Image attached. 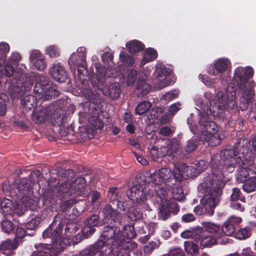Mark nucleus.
Instances as JSON below:
<instances>
[{
	"mask_svg": "<svg viewBox=\"0 0 256 256\" xmlns=\"http://www.w3.org/2000/svg\"><path fill=\"white\" fill-rule=\"evenodd\" d=\"M241 192L238 188H232V192L230 196V205L233 208H240L241 204L238 202V200L242 202H245L246 198L244 197L240 198Z\"/></svg>",
	"mask_w": 256,
	"mask_h": 256,
	"instance_id": "cd10ccee",
	"label": "nucleus"
},
{
	"mask_svg": "<svg viewBox=\"0 0 256 256\" xmlns=\"http://www.w3.org/2000/svg\"><path fill=\"white\" fill-rule=\"evenodd\" d=\"M174 184L172 182V186L168 184V186L171 187L172 198L168 200L166 198V190L164 186H158L156 189V196H153L152 200L154 206L157 208H179V206L176 200L182 202L185 198L184 194L180 188V183Z\"/></svg>",
	"mask_w": 256,
	"mask_h": 256,
	"instance_id": "6e6552de",
	"label": "nucleus"
},
{
	"mask_svg": "<svg viewBox=\"0 0 256 256\" xmlns=\"http://www.w3.org/2000/svg\"><path fill=\"white\" fill-rule=\"evenodd\" d=\"M198 140L194 137L187 142L186 145L184 148L185 151L188 153H190L194 151L198 144Z\"/></svg>",
	"mask_w": 256,
	"mask_h": 256,
	"instance_id": "4c0bfd02",
	"label": "nucleus"
},
{
	"mask_svg": "<svg viewBox=\"0 0 256 256\" xmlns=\"http://www.w3.org/2000/svg\"><path fill=\"white\" fill-rule=\"evenodd\" d=\"M242 164H236V166L238 168L236 174V180L238 182L242 183L250 178V172L246 165L248 162H244Z\"/></svg>",
	"mask_w": 256,
	"mask_h": 256,
	"instance_id": "4be33fe9",
	"label": "nucleus"
},
{
	"mask_svg": "<svg viewBox=\"0 0 256 256\" xmlns=\"http://www.w3.org/2000/svg\"><path fill=\"white\" fill-rule=\"evenodd\" d=\"M170 209H159L158 216L159 218L165 220L170 216Z\"/></svg>",
	"mask_w": 256,
	"mask_h": 256,
	"instance_id": "680f3d73",
	"label": "nucleus"
},
{
	"mask_svg": "<svg viewBox=\"0 0 256 256\" xmlns=\"http://www.w3.org/2000/svg\"><path fill=\"white\" fill-rule=\"evenodd\" d=\"M107 200L109 204L104 208H112L116 206V208H132L129 205L128 202L118 200V188H110L107 195Z\"/></svg>",
	"mask_w": 256,
	"mask_h": 256,
	"instance_id": "4468645a",
	"label": "nucleus"
},
{
	"mask_svg": "<svg viewBox=\"0 0 256 256\" xmlns=\"http://www.w3.org/2000/svg\"><path fill=\"white\" fill-rule=\"evenodd\" d=\"M24 210L23 209H8L6 212L4 211V214L6 216V218L10 217H14L16 216H22L24 213Z\"/></svg>",
	"mask_w": 256,
	"mask_h": 256,
	"instance_id": "c03bdc74",
	"label": "nucleus"
},
{
	"mask_svg": "<svg viewBox=\"0 0 256 256\" xmlns=\"http://www.w3.org/2000/svg\"><path fill=\"white\" fill-rule=\"evenodd\" d=\"M1 69L0 70V75L4 74L8 77L11 76L14 71V67L8 64H5V62L2 64Z\"/></svg>",
	"mask_w": 256,
	"mask_h": 256,
	"instance_id": "58836bf2",
	"label": "nucleus"
},
{
	"mask_svg": "<svg viewBox=\"0 0 256 256\" xmlns=\"http://www.w3.org/2000/svg\"><path fill=\"white\" fill-rule=\"evenodd\" d=\"M242 221V220L240 217L230 216L224 224L222 228L223 232L227 236H232L236 231V226Z\"/></svg>",
	"mask_w": 256,
	"mask_h": 256,
	"instance_id": "f3484780",
	"label": "nucleus"
},
{
	"mask_svg": "<svg viewBox=\"0 0 256 256\" xmlns=\"http://www.w3.org/2000/svg\"><path fill=\"white\" fill-rule=\"evenodd\" d=\"M20 103L26 110H30L36 106L37 98L32 94H28L21 99Z\"/></svg>",
	"mask_w": 256,
	"mask_h": 256,
	"instance_id": "bb28decb",
	"label": "nucleus"
},
{
	"mask_svg": "<svg viewBox=\"0 0 256 256\" xmlns=\"http://www.w3.org/2000/svg\"><path fill=\"white\" fill-rule=\"evenodd\" d=\"M136 90L140 92L142 96L146 95L151 90V86L146 82V76L144 74L139 78L136 84Z\"/></svg>",
	"mask_w": 256,
	"mask_h": 256,
	"instance_id": "a878e982",
	"label": "nucleus"
},
{
	"mask_svg": "<svg viewBox=\"0 0 256 256\" xmlns=\"http://www.w3.org/2000/svg\"><path fill=\"white\" fill-rule=\"evenodd\" d=\"M96 74L98 78L104 77L106 76V68L101 66L100 64H98L96 66Z\"/></svg>",
	"mask_w": 256,
	"mask_h": 256,
	"instance_id": "0e129e2a",
	"label": "nucleus"
},
{
	"mask_svg": "<svg viewBox=\"0 0 256 256\" xmlns=\"http://www.w3.org/2000/svg\"><path fill=\"white\" fill-rule=\"evenodd\" d=\"M150 178L152 184L155 186L154 191L158 189V186H162V184L168 185V182H175L174 177V170L172 172L171 170L168 168H161L158 171H156L151 174Z\"/></svg>",
	"mask_w": 256,
	"mask_h": 256,
	"instance_id": "9b49d317",
	"label": "nucleus"
},
{
	"mask_svg": "<svg viewBox=\"0 0 256 256\" xmlns=\"http://www.w3.org/2000/svg\"><path fill=\"white\" fill-rule=\"evenodd\" d=\"M172 131L170 128L167 126H162L159 131V133L163 136H170Z\"/></svg>",
	"mask_w": 256,
	"mask_h": 256,
	"instance_id": "338daca9",
	"label": "nucleus"
},
{
	"mask_svg": "<svg viewBox=\"0 0 256 256\" xmlns=\"http://www.w3.org/2000/svg\"><path fill=\"white\" fill-rule=\"evenodd\" d=\"M51 112V107L49 106L35 110L32 116V120L35 123L40 124L48 118Z\"/></svg>",
	"mask_w": 256,
	"mask_h": 256,
	"instance_id": "a211bd4d",
	"label": "nucleus"
},
{
	"mask_svg": "<svg viewBox=\"0 0 256 256\" xmlns=\"http://www.w3.org/2000/svg\"><path fill=\"white\" fill-rule=\"evenodd\" d=\"M18 246V240L14 238L12 240H6L0 245V251L4 254L10 256L14 254V250Z\"/></svg>",
	"mask_w": 256,
	"mask_h": 256,
	"instance_id": "6ab92c4d",
	"label": "nucleus"
},
{
	"mask_svg": "<svg viewBox=\"0 0 256 256\" xmlns=\"http://www.w3.org/2000/svg\"><path fill=\"white\" fill-rule=\"evenodd\" d=\"M210 167L211 174L207 173L204 182L198 188V192L204 195V198L200 199L204 208H215L218 206L226 182L230 180L226 177L228 174L224 172L222 165L212 158L210 160Z\"/></svg>",
	"mask_w": 256,
	"mask_h": 256,
	"instance_id": "7ed1b4c3",
	"label": "nucleus"
},
{
	"mask_svg": "<svg viewBox=\"0 0 256 256\" xmlns=\"http://www.w3.org/2000/svg\"><path fill=\"white\" fill-rule=\"evenodd\" d=\"M46 80V76L38 74L32 72L26 78V81L22 83V87L24 88L25 91L28 92L31 90L34 82H36L33 91L36 97L42 98V96H43L45 89H46V87L48 88V86H46L47 84H42L39 82V81L44 82Z\"/></svg>",
	"mask_w": 256,
	"mask_h": 256,
	"instance_id": "9d476101",
	"label": "nucleus"
},
{
	"mask_svg": "<svg viewBox=\"0 0 256 256\" xmlns=\"http://www.w3.org/2000/svg\"><path fill=\"white\" fill-rule=\"evenodd\" d=\"M254 71L251 66L246 68L239 66L234 72V79L236 82L228 84L226 88L227 100L224 102V110L220 116L226 122L230 120L232 116H236L239 110L236 100L237 95L240 96V108L242 111L248 109L251 102L253 94L252 88L254 82L249 80L254 76Z\"/></svg>",
	"mask_w": 256,
	"mask_h": 256,
	"instance_id": "f257e3e1",
	"label": "nucleus"
},
{
	"mask_svg": "<svg viewBox=\"0 0 256 256\" xmlns=\"http://www.w3.org/2000/svg\"><path fill=\"white\" fill-rule=\"evenodd\" d=\"M46 86L48 87H46L47 88L45 89L44 94L42 96V99L44 100H47L52 98H55L58 96L59 92L58 90L51 87L48 84H47Z\"/></svg>",
	"mask_w": 256,
	"mask_h": 256,
	"instance_id": "2f4dec72",
	"label": "nucleus"
},
{
	"mask_svg": "<svg viewBox=\"0 0 256 256\" xmlns=\"http://www.w3.org/2000/svg\"><path fill=\"white\" fill-rule=\"evenodd\" d=\"M251 234L250 229L246 227L241 229L236 233V238L238 239H245L248 238Z\"/></svg>",
	"mask_w": 256,
	"mask_h": 256,
	"instance_id": "09e8293b",
	"label": "nucleus"
},
{
	"mask_svg": "<svg viewBox=\"0 0 256 256\" xmlns=\"http://www.w3.org/2000/svg\"><path fill=\"white\" fill-rule=\"evenodd\" d=\"M184 249L188 254H196L198 252L197 244L191 241H186L184 243Z\"/></svg>",
	"mask_w": 256,
	"mask_h": 256,
	"instance_id": "ea45409f",
	"label": "nucleus"
},
{
	"mask_svg": "<svg viewBox=\"0 0 256 256\" xmlns=\"http://www.w3.org/2000/svg\"><path fill=\"white\" fill-rule=\"evenodd\" d=\"M156 244L154 242H150L144 248V251L146 254H149L156 248Z\"/></svg>",
	"mask_w": 256,
	"mask_h": 256,
	"instance_id": "e2e57ef3",
	"label": "nucleus"
},
{
	"mask_svg": "<svg viewBox=\"0 0 256 256\" xmlns=\"http://www.w3.org/2000/svg\"><path fill=\"white\" fill-rule=\"evenodd\" d=\"M22 208H36L37 205V201L34 200L28 196H23L22 198Z\"/></svg>",
	"mask_w": 256,
	"mask_h": 256,
	"instance_id": "f704fd0d",
	"label": "nucleus"
},
{
	"mask_svg": "<svg viewBox=\"0 0 256 256\" xmlns=\"http://www.w3.org/2000/svg\"><path fill=\"white\" fill-rule=\"evenodd\" d=\"M206 140L208 142V145L211 146H214L218 144L220 142V136L216 134H210L206 136Z\"/></svg>",
	"mask_w": 256,
	"mask_h": 256,
	"instance_id": "37998d69",
	"label": "nucleus"
},
{
	"mask_svg": "<svg viewBox=\"0 0 256 256\" xmlns=\"http://www.w3.org/2000/svg\"><path fill=\"white\" fill-rule=\"evenodd\" d=\"M188 171L186 174L187 177H194L200 174L198 172L197 168H196L195 166H190V168H188Z\"/></svg>",
	"mask_w": 256,
	"mask_h": 256,
	"instance_id": "69168bd1",
	"label": "nucleus"
},
{
	"mask_svg": "<svg viewBox=\"0 0 256 256\" xmlns=\"http://www.w3.org/2000/svg\"><path fill=\"white\" fill-rule=\"evenodd\" d=\"M198 232L196 231H192L190 230H186L181 234V236L184 238H192L196 241L198 238Z\"/></svg>",
	"mask_w": 256,
	"mask_h": 256,
	"instance_id": "603ef678",
	"label": "nucleus"
},
{
	"mask_svg": "<svg viewBox=\"0 0 256 256\" xmlns=\"http://www.w3.org/2000/svg\"><path fill=\"white\" fill-rule=\"evenodd\" d=\"M14 206L12 200L7 198H0V208H12Z\"/></svg>",
	"mask_w": 256,
	"mask_h": 256,
	"instance_id": "13d9d810",
	"label": "nucleus"
},
{
	"mask_svg": "<svg viewBox=\"0 0 256 256\" xmlns=\"http://www.w3.org/2000/svg\"><path fill=\"white\" fill-rule=\"evenodd\" d=\"M121 92L118 83H112L110 84L108 90L104 92L106 96H110L112 99L118 98Z\"/></svg>",
	"mask_w": 256,
	"mask_h": 256,
	"instance_id": "c756f323",
	"label": "nucleus"
},
{
	"mask_svg": "<svg viewBox=\"0 0 256 256\" xmlns=\"http://www.w3.org/2000/svg\"><path fill=\"white\" fill-rule=\"evenodd\" d=\"M250 141L248 138L242 137L232 147L228 146L222 150L218 156L212 157L222 165L223 170L228 174L232 173L236 164H242L248 162L250 158Z\"/></svg>",
	"mask_w": 256,
	"mask_h": 256,
	"instance_id": "20e7f679",
	"label": "nucleus"
},
{
	"mask_svg": "<svg viewBox=\"0 0 256 256\" xmlns=\"http://www.w3.org/2000/svg\"><path fill=\"white\" fill-rule=\"evenodd\" d=\"M49 74L54 80L60 82H65L68 78V72L60 62L53 64L49 69Z\"/></svg>",
	"mask_w": 256,
	"mask_h": 256,
	"instance_id": "dca6fc26",
	"label": "nucleus"
},
{
	"mask_svg": "<svg viewBox=\"0 0 256 256\" xmlns=\"http://www.w3.org/2000/svg\"><path fill=\"white\" fill-rule=\"evenodd\" d=\"M202 225L206 230L210 233L216 232L220 230V226L214 223L204 222H202Z\"/></svg>",
	"mask_w": 256,
	"mask_h": 256,
	"instance_id": "a19ab883",
	"label": "nucleus"
},
{
	"mask_svg": "<svg viewBox=\"0 0 256 256\" xmlns=\"http://www.w3.org/2000/svg\"><path fill=\"white\" fill-rule=\"evenodd\" d=\"M2 228L6 233L10 234L14 231V226L10 220H3L2 222Z\"/></svg>",
	"mask_w": 256,
	"mask_h": 256,
	"instance_id": "49530a36",
	"label": "nucleus"
},
{
	"mask_svg": "<svg viewBox=\"0 0 256 256\" xmlns=\"http://www.w3.org/2000/svg\"><path fill=\"white\" fill-rule=\"evenodd\" d=\"M120 58L122 62L126 63L129 66H132L134 63V60L133 58L124 52H120Z\"/></svg>",
	"mask_w": 256,
	"mask_h": 256,
	"instance_id": "de8ad7c7",
	"label": "nucleus"
},
{
	"mask_svg": "<svg viewBox=\"0 0 256 256\" xmlns=\"http://www.w3.org/2000/svg\"><path fill=\"white\" fill-rule=\"evenodd\" d=\"M86 181L84 177L78 178L70 183L66 182L58 188V196L60 200V208H71L79 202L85 201L75 198L76 196H83L87 194L86 190Z\"/></svg>",
	"mask_w": 256,
	"mask_h": 256,
	"instance_id": "423d86ee",
	"label": "nucleus"
},
{
	"mask_svg": "<svg viewBox=\"0 0 256 256\" xmlns=\"http://www.w3.org/2000/svg\"><path fill=\"white\" fill-rule=\"evenodd\" d=\"M64 118L63 116H61V114H60L59 116H57L56 118H54V120L52 121V124L54 125V126H60V128L62 127H64Z\"/></svg>",
	"mask_w": 256,
	"mask_h": 256,
	"instance_id": "bf43d9fd",
	"label": "nucleus"
},
{
	"mask_svg": "<svg viewBox=\"0 0 256 256\" xmlns=\"http://www.w3.org/2000/svg\"><path fill=\"white\" fill-rule=\"evenodd\" d=\"M100 200V194L96 191L92 192L90 195V203L93 208L99 206Z\"/></svg>",
	"mask_w": 256,
	"mask_h": 256,
	"instance_id": "8fccbe9b",
	"label": "nucleus"
},
{
	"mask_svg": "<svg viewBox=\"0 0 256 256\" xmlns=\"http://www.w3.org/2000/svg\"><path fill=\"white\" fill-rule=\"evenodd\" d=\"M98 223L99 217L98 215L93 214L88 218L82 230L83 234L86 236L92 234L96 230L94 227L98 226Z\"/></svg>",
	"mask_w": 256,
	"mask_h": 256,
	"instance_id": "aec40b11",
	"label": "nucleus"
},
{
	"mask_svg": "<svg viewBox=\"0 0 256 256\" xmlns=\"http://www.w3.org/2000/svg\"><path fill=\"white\" fill-rule=\"evenodd\" d=\"M62 225L60 220L55 218L51 226L45 230L42 236L44 238H50L52 245L38 244L34 246L36 250L31 256H57L70 244L69 239L61 235Z\"/></svg>",
	"mask_w": 256,
	"mask_h": 256,
	"instance_id": "39448f33",
	"label": "nucleus"
},
{
	"mask_svg": "<svg viewBox=\"0 0 256 256\" xmlns=\"http://www.w3.org/2000/svg\"><path fill=\"white\" fill-rule=\"evenodd\" d=\"M178 148V142L175 139H172L170 141H169L167 144L166 146H164L160 148V152H162L160 154L162 157L165 156L168 152L169 149L174 150Z\"/></svg>",
	"mask_w": 256,
	"mask_h": 256,
	"instance_id": "c9c22d12",
	"label": "nucleus"
},
{
	"mask_svg": "<svg viewBox=\"0 0 256 256\" xmlns=\"http://www.w3.org/2000/svg\"><path fill=\"white\" fill-rule=\"evenodd\" d=\"M120 236V241L122 250H117V256H130L129 250L135 248L137 244L131 240V238L136 236V234L133 226H126L122 231L118 230Z\"/></svg>",
	"mask_w": 256,
	"mask_h": 256,
	"instance_id": "1a4fd4ad",
	"label": "nucleus"
},
{
	"mask_svg": "<svg viewBox=\"0 0 256 256\" xmlns=\"http://www.w3.org/2000/svg\"><path fill=\"white\" fill-rule=\"evenodd\" d=\"M128 200V204L132 206V208L138 206L135 205L136 204H140L143 202L146 198V195L144 192V188L142 184L135 182L133 184V186L126 192Z\"/></svg>",
	"mask_w": 256,
	"mask_h": 256,
	"instance_id": "f8f14e48",
	"label": "nucleus"
},
{
	"mask_svg": "<svg viewBox=\"0 0 256 256\" xmlns=\"http://www.w3.org/2000/svg\"><path fill=\"white\" fill-rule=\"evenodd\" d=\"M182 250L178 248H172L168 254H164L162 256H184Z\"/></svg>",
	"mask_w": 256,
	"mask_h": 256,
	"instance_id": "4d7b16f0",
	"label": "nucleus"
},
{
	"mask_svg": "<svg viewBox=\"0 0 256 256\" xmlns=\"http://www.w3.org/2000/svg\"><path fill=\"white\" fill-rule=\"evenodd\" d=\"M42 218L38 216H34L27 224V228L30 230L35 229L40 224L42 221Z\"/></svg>",
	"mask_w": 256,
	"mask_h": 256,
	"instance_id": "3c124183",
	"label": "nucleus"
},
{
	"mask_svg": "<svg viewBox=\"0 0 256 256\" xmlns=\"http://www.w3.org/2000/svg\"><path fill=\"white\" fill-rule=\"evenodd\" d=\"M10 46L6 42L0 43V70H2V64L4 63L6 58V54L8 52Z\"/></svg>",
	"mask_w": 256,
	"mask_h": 256,
	"instance_id": "e433bc0d",
	"label": "nucleus"
},
{
	"mask_svg": "<svg viewBox=\"0 0 256 256\" xmlns=\"http://www.w3.org/2000/svg\"><path fill=\"white\" fill-rule=\"evenodd\" d=\"M152 107V104L148 101H143L138 104L136 108V113L142 115L149 110Z\"/></svg>",
	"mask_w": 256,
	"mask_h": 256,
	"instance_id": "72a5a7b5",
	"label": "nucleus"
},
{
	"mask_svg": "<svg viewBox=\"0 0 256 256\" xmlns=\"http://www.w3.org/2000/svg\"><path fill=\"white\" fill-rule=\"evenodd\" d=\"M84 96L88 102L86 106H88V112L92 114L88 118L90 124L96 130L102 129L104 126V112L100 110L102 106V98L96 91L86 89Z\"/></svg>",
	"mask_w": 256,
	"mask_h": 256,
	"instance_id": "0eeeda50",
	"label": "nucleus"
},
{
	"mask_svg": "<svg viewBox=\"0 0 256 256\" xmlns=\"http://www.w3.org/2000/svg\"><path fill=\"white\" fill-rule=\"evenodd\" d=\"M206 113L200 115L199 124L204 126V128L208 134H216L219 132L218 125L214 122L208 120V114H210L214 116V112L212 113L210 108H207Z\"/></svg>",
	"mask_w": 256,
	"mask_h": 256,
	"instance_id": "ddd939ff",
	"label": "nucleus"
},
{
	"mask_svg": "<svg viewBox=\"0 0 256 256\" xmlns=\"http://www.w3.org/2000/svg\"><path fill=\"white\" fill-rule=\"evenodd\" d=\"M78 230V226L75 223L69 222L66 224V234L67 236H72L77 232Z\"/></svg>",
	"mask_w": 256,
	"mask_h": 256,
	"instance_id": "a18cd8bd",
	"label": "nucleus"
},
{
	"mask_svg": "<svg viewBox=\"0 0 256 256\" xmlns=\"http://www.w3.org/2000/svg\"><path fill=\"white\" fill-rule=\"evenodd\" d=\"M196 242H200V246L206 248L216 243V239L213 236L208 235L205 232H202L198 236Z\"/></svg>",
	"mask_w": 256,
	"mask_h": 256,
	"instance_id": "393cba45",
	"label": "nucleus"
},
{
	"mask_svg": "<svg viewBox=\"0 0 256 256\" xmlns=\"http://www.w3.org/2000/svg\"><path fill=\"white\" fill-rule=\"evenodd\" d=\"M190 166H188L184 163H182L178 166H174V177L175 178V182L180 183L183 180L184 176H186L189 169L188 168H190Z\"/></svg>",
	"mask_w": 256,
	"mask_h": 256,
	"instance_id": "5701e85b",
	"label": "nucleus"
},
{
	"mask_svg": "<svg viewBox=\"0 0 256 256\" xmlns=\"http://www.w3.org/2000/svg\"><path fill=\"white\" fill-rule=\"evenodd\" d=\"M242 186L243 190L250 193L256 190V176L252 177L244 182Z\"/></svg>",
	"mask_w": 256,
	"mask_h": 256,
	"instance_id": "473e14b6",
	"label": "nucleus"
},
{
	"mask_svg": "<svg viewBox=\"0 0 256 256\" xmlns=\"http://www.w3.org/2000/svg\"><path fill=\"white\" fill-rule=\"evenodd\" d=\"M30 61L39 70H44L46 66L44 56L38 51H33L30 54Z\"/></svg>",
	"mask_w": 256,
	"mask_h": 256,
	"instance_id": "412c9836",
	"label": "nucleus"
},
{
	"mask_svg": "<svg viewBox=\"0 0 256 256\" xmlns=\"http://www.w3.org/2000/svg\"><path fill=\"white\" fill-rule=\"evenodd\" d=\"M46 54L50 58H56L60 56V51L59 48L56 45H52L46 50Z\"/></svg>",
	"mask_w": 256,
	"mask_h": 256,
	"instance_id": "79ce46f5",
	"label": "nucleus"
},
{
	"mask_svg": "<svg viewBox=\"0 0 256 256\" xmlns=\"http://www.w3.org/2000/svg\"><path fill=\"white\" fill-rule=\"evenodd\" d=\"M138 72L134 69H132L128 74L127 77V84L128 86L134 84L137 78Z\"/></svg>",
	"mask_w": 256,
	"mask_h": 256,
	"instance_id": "864d4df0",
	"label": "nucleus"
},
{
	"mask_svg": "<svg viewBox=\"0 0 256 256\" xmlns=\"http://www.w3.org/2000/svg\"><path fill=\"white\" fill-rule=\"evenodd\" d=\"M17 190L20 194L24 196L28 194L32 190L31 178H22L17 184Z\"/></svg>",
	"mask_w": 256,
	"mask_h": 256,
	"instance_id": "b1692460",
	"label": "nucleus"
},
{
	"mask_svg": "<svg viewBox=\"0 0 256 256\" xmlns=\"http://www.w3.org/2000/svg\"><path fill=\"white\" fill-rule=\"evenodd\" d=\"M61 214L66 219L72 220L78 216L82 212L78 209H61Z\"/></svg>",
	"mask_w": 256,
	"mask_h": 256,
	"instance_id": "7c9ffc66",
	"label": "nucleus"
},
{
	"mask_svg": "<svg viewBox=\"0 0 256 256\" xmlns=\"http://www.w3.org/2000/svg\"><path fill=\"white\" fill-rule=\"evenodd\" d=\"M150 177L151 174L146 176L144 174H140L138 180L137 182H136L137 184L140 182V184H142V186L146 184H153Z\"/></svg>",
	"mask_w": 256,
	"mask_h": 256,
	"instance_id": "6e6d98bb",
	"label": "nucleus"
},
{
	"mask_svg": "<svg viewBox=\"0 0 256 256\" xmlns=\"http://www.w3.org/2000/svg\"><path fill=\"white\" fill-rule=\"evenodd\" d=\"M208 162L202 160L198 161H196V163L195 164V167L196 168H197V170L200 174L205 170L208 167Z\"/></svg>",
	"mask_w": 256,
	"mask_h": 256,
	"instance_id": "052dcab7",
	"label": "nucleus"
},
{
	"mask_svg": "<svg viewBox=\"0 0 256 256\" xmlns=\"http://www.w3.org/2000/svg\"><path fill=\"white\" fill-rule=\"evenodd\" d=\"M126 46L128 52L133 54L144 50L145 48L144 44L142 42L136 40L128 42Z\"/></svg>",
	"mask_w": 256,
	"mask_h": 256,
	"instance_id": "c85d7f7f",
	"label": "nucleus"
},
{
	"mask_svg": "<svg viewBox=\"0 0 256 256\" xmlns=\"http://www.w3.org/2000/svg\"><path fill=\"white\" fill-rule=\"evenodd\" d=\"M142 216V213L138 209H130L128 212V216L131 220H136L140 218Z\"/></svg>",
	"mask_w": 256,
	"mask_h": 256,
	"instance_id": "5fc2aeb1",
	"label": "nucleus"
},
{
	"mask_svg": "<svg viewBox=\"0 0 256 256\" xmlns=\"http://www.w3.org/2000/svg\"><path fill=\"white\" fill-rule=\"evenodd\" d=\"M104 222L109 224L104 227L100 238L94 244L82 251V256H103L112 252L117 256V250H122L118 230L114 226L118 220L116 209H103Z\"/></svg>",
	"mask_w": 256,
	"mask_h": 256,
	"instance_id": "f03ea898",
	"label": "nucleus"
},
{
	"mask_svg": "<svg viewBox=\"0 0 256 256\" xmlns=\"http://www.w3.org/2000/svg\"><path fill=\"white\" fill-rule=\"evenodd\" d=\"M230 64L228 59L219 58L208 66L207 71L210 75L221 76L228 70Z\"/></svg>",
	"mask_w": 256,
	"mask_h": 256,
	"instance_id": "2eb2a0df",
	"label": "nucleus"
},
{
	"mask_svg": "<svg viewBox=\"0 0 256 256\" xmlns=\"http://www.w3.org/2000/svg\"><path fill=\"white\" fill-rule=\"evenodd\" d=\"M246 165L250 172L253 174H256V164L252 161L250 158L248 159Z\"/></svg>",
	"mask_w": 256,
	"mask_h": 256,
	"instance_id": "774afa93",
	"label": "nucleus"
}]
</instances>
